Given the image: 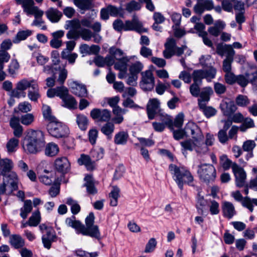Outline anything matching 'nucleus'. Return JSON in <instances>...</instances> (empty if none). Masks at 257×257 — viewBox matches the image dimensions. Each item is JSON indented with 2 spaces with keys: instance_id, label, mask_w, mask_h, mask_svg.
<instances>
[{
  "instance_id": "f257e3e1",
  "label": "nucleus",
  "mask_w": 257,
  "mask_h": 257,
  "mask_svg": "<svg viewBox=\"0 0 257 257\" xmlns=\"http://www.w3.org/2000/svg\"><path fill=\"white\" fill-rule=\"evenodd\" d=\"M75 217L72 216V218H68L66 222L69 226L73 228L77 234L89 236L91 238L99 240L101 238V233L99 227L94 224L95 217L92 212L85 219V224H83L79 220H75Z\"/></svg>"
},
{
  "instance_id": "f03ea898",
  "label": "nucleus",
  "mask_w": 257,
  "mask_h": 257,
  "mask_svg": "<svg viewBox=\"0 0 257 257\" xmlns=\"http://www.w3.org/2000/svg\"><path fill=\"white\" fill-rule=\"evenodd\" d=\"M214 141V138L213 135L207 133L206 135L205 142H204V137L201 134V137L198 138L196 141V143L192 142L191 140H185L180 143L182 147V153L185 154V152L189 151H195L198 154H205L208 151V146L213 145Z\"/></svg>"
},
{
  "instance_id": "7ed1b4c3",
  "label": "nucleus",
  "mask_w": 257,
  "mask_h": 257,
  "mask_svg": "<svg viewBox=\"0 0 257 257\" xmlns=\"http://www.w3.org/2000/svg\"><path fill=\"white\" fill-rule=\"evenodd\" d=\"M169 169L173 175V178L180 190L183 189L184 184L191 185L194 178L191 172L185 167H179L171 164Z\"/></svg>"
},
{
  "instance_id": "20e7f679",
  "label": "nucleus",
  "mask_w": 257,
  "mask_h": 257,
  "mask_svg": "<svg viewBox=\"0 0 257 257\" xmlns=\"http://www.w3.org/2000/svg\"><path fill=\"white\" fill-rule=\"evenodd\" d=\"M47 129L49 134L56 138H65L69 134V128L66 125L60 121L57 118L48 122Z\"/></svg>"
},
{
  "instance_id": "39448f33",
  "label": "nucleus",
  "mask_w": 257,
  "mask_h": 257,
  "mask_svg": "<svg viewBox=\"0 0 257 257\" xmlns=\"http://www.w3.org/2000/svg\"><path fill=\"white\" fill-rule=\"evenodd\" d=\"M197 174L200 179L206 183L213 181L216 176V169L214 166L206 163L198 166Z\"/></svg>"
},
{
  "instance_id": "423d86ee",
  "label": "nucleus",
  "mask_w": 257,
  "mask_h": 257,
  "mask_svg": "<svg viewBox=\"0 0 257 257\" xmlns=\"http://www.w3.org/2000/svg\"><path fill=\"white\" fill-rule=\"evenodd\" d=\"M46 164L45 162H41L37 168L38 174H42L43 173L46 174L39 176V178L40 182L46 185H51L53 183L54 184L57 183L58 178L56 176L55 172L53 171H49L46 168H44Z\"/></svg>"
},
{
  "instance_id": "0eeeda50",
  "label": "nucleus",
  "mask_w": 257,
  "mask_h": 257,
  "mask_svg": "<svg viewBox=\"0 0 257 257\" xmlns=\"http://www.w3.org/2000/svg\"><path fill=\"white\" fill-rule=\"evenodd\" d=\"M123 16L124 11L122 7L117 8L112 5H108L106 7L102 8L100 11V19L105 21L109 19V16L123 18Z\"/></svg>"
},
{
  "instance_id": "6e6552de",
  "label": "nucleus",
  "mask_w": 257,
  "mask_h": 257,
  "mask_svg": "<svg viewBox=\"0 0 257 257\" xmlns=\"http://www.w3.org/2000/svg\"><path fill=\"white\" fill-rule=\"evenodd\" d=\"M45 145L44 133L41 130H33V154L43 151Z\"/></svg>"
},
{
  "instance_id": "1a4fd4ad",
  "label": "nucleus",
  "mask_w": 257,
  "mask_h": 257,
  "mask_svg": "<svg viewBox=\"0 0 257 257\" xmlns=\"http://www.w3.org/2000/svg\"><path fill=\"white\" fill-rule=\"evenodd\" d=\"M6 178L7 179V184L4 182L3 184L0 185V195L4 194L6 192V187L8 185H10L11 190L8 192V195L12 194L14 191L17 190L18 188V179L16 173L14 172H10Z\"/></svg>"
},
{
  "instance_id": "9d476101",
  "label": "nucleus",
  "mask_w": 257,
  "mask_h": 257,
  "mask_svg": "<svg viewBox=\"0 0 257 257\" xmlns=\"http://www.w3.org/2000/svg\"><path fill=\"white\" fill-rule=\"evenodd\" d=\"M142 80L140 82L141 89L144 91L152 90L155 86V79L153 73L149 70L142 73Z\"/></svg>"
},
{
  "instance_id": "9b49d317",
  "label": "nucleus",
  "mask_w": 257,
  "mask_h": 257,
  "mask_svg": "<svg viewBox=\"0 0 257 257\" xmlns=\"http://www.w3.org/2000/svg\"><path fill=\"white\" fill-rule=\"evenodd\" d=\"M161 102L156 98H150L146 105V111L148 118L150 120L153 119L156 115L160 113Z\"/></svg>"
},
{
  "instance_id": "f8f14e48",
  "label": "nucleus",
  "mask_w": 257,
  "mask_h": 257,
  "mask_svg": "<svg viewBox=\"0 0 257 257\" xmlns=\"http://www.w3.org/2000/svg\"><path fill=\"white\" fill-rule=\"evenodd\" d=\"M186 137L191 136L192 139H189L187 140H191L192 142L196 143V141L201 137L202 132L200 127L192 121L188 122L185 125L184 128Z\"/></svg>"
},
{
  "instance_id": "ddd939ff",
  "label": "nucleus",
  "mask_w": 257,
  "mask_h": 257,
  "mask_svg": "<svg viewBox=\"0 0 257 257\" xmlns=\"http://www.w3.org/2000/svg\"><path fill=\"white\" fill-rule=\"evenodd\" d=\"M232 170L235 177L236 186L239 188L244 186L246 174L244 169L234 163L232 165Z\"/></svg>"
},
{
  "instance_id": "4468645a",
  "label": "nucleus",
  "mask_w": 257,
  "mask_h": 257,
  "mask_svg": "<svg viewBox=\"0 0 257 257\" xmlns=\"http://www.w3.org/2000/svg\"><path fill=\"white\" fill-rule=\"evenodd\" d=\"M90 116L93 119L107 122L110 118L111 112L106 109L94 108L90 111Z\"/></svg>"
},
{
  "instance_id": "2eb2a0df",
  "label": "nucleus",
  "mask_w": 257,
  "mask_h": 257,
  "mask_svg": "<svg viewBox=\"0 0 257 257\" xmlns=\"http://www.w3.org/2000/svg\"><path fill=\"white\" fill-rule=\"evenodd\" d=\"M58 238V237L57 236L55 231L52 228H49L42 236V239L44 246L47 249H50L51 247L52 243L56 242Z\"/></svg>"
},
{
  "instance_id": "dca6fc26",
  "label": "nucleus",
  "mask_w": 257,
  "mask_h": 257,
  "mask_svg": "<svg viewBox=\"0 0 257 257\" xmlns=\"http://www.w3.org/2000/svg\"><path fill=\"white\" fill-rule=\"evenodd\" d=\"M54 164L56 170L63 174L67 173L70 170V163L65 157L56 159Z\"/></svg>"
},
{
  "instance_id": "f3484780",
  "label": "nucleus",
  "mask_w": 257,
  "mask_h": 257,
  "mask_svg": "<svg viewBox=\"0 0 257 257\" xmlns=\"http://www.w3.org/2000/svg\"><path fill=\"white\" fill-rule=\"evenodd\" d=\"M124 31H135L140 34L147 32V30L143 27L142 23L136 20L126 21L124 23Z\"/></svg>"
},
{
  "instance_id": "a211bd4d",
  "label": "nucleus",
  "mask_w": 257,
  "mask_h": 257,
  "mask_svg": "<svg viewBox=\"0 0 257 257\" xmlns=\"http://www.w3.org/2000/svg\"><path fill=\"white\" fill-rule=\"evenodd\" d=\"M71 92L76 96L79 97H87L88 91L85 85L79 83L77 82H73L71 86Z\"/></svg>"
},
{
  "instance_id": "6ab92c4d",
  "label": "nucleus",
  "mask_w": 257,
  "mask_h": 257,
  "mask_svg": "<svg viewBox=\"0 0 257 257\" xmlns=\"http://www.w3.org/2000/svg\"><path fill=\"white\" fill-rule=\"evenodd\" d=\"M213 93V90L210 87H206L203 89L200 93L198 99V106H204L207 105L210 100V96Z\"/></svg>"
},
{
  "instance_id": "aec40b11",
  "label": "nucleus",
  "mask_w": 257,
  "mask_h": 257,
  "mask_svg": "<svg viewBox=\"0 0 257 257\" xmlns=\"http://www.w3.org/2000/svg\"><path fill=\"white\" fill-rule=\"evenodd\" d=\"M44 15V12L39 9L37 7L33 5V16L35 17V20L33 21V25L41 27V29L46 30V26L43 25L44 22L42 20V17Z\"/></svg>"
},
{
  "instance_id": "412c9836",
  "label": "nucleus",
  "mask_w": 257,
  "mask_h": 257,
  "mask_svg": "<svg viewBox=\"0 0 257 257\" xmlns=\"http://www.w3.org/2000/svg\"><path fill=\"white\" fill-rule=\"evenodd\" d=\"M77 162L79 165H84L88 170H93L95 168V161L89 156L84 154L80 155Z\"/></svg>"
},
{
  "instance_id": "4be33fe9",
  "label": "nucleus",
  "mask_w": 257,
  "mask_h": 257,
  "mask_svg": "<svg viewBox=\"0 0 257 257\" xmlns=\"http://www.w3.org/2000/svg\"><path fill=\"white\" fill-rule=\"evenodd\" d=\"M46 15L47 18L52 23H54L58 22L63 16L62 13L60 11L57 9L53 8H50L46 11Z\"/></svg>"
},
{
  "instance_id": "5701e85b",
  "label": "nucleus",
  "mask_w": 257,
  "mask_h": 257,
  "mask_svg": "<svg viewBox=\"0 0 257 257\" xmlns=\"http://www.w3.org/2000/svg\"><path fill=\"white\" fill-rule=\"evenodd\" d=\"M129 138L128 134L126 131H120L117 133L114 137V143L116 145H125Z\"/></svg>"
},
{
  "instance_id": "b1692460",
  "label": "nucleus",
  "mask_w": 257,
  "mask_h": 257,
  "mask_svg": "<svg viewBox=\"0 0 257 257\" xmlns=\"http://www.w3.org/2000/svg\"><path fill=\"white\" fill-rule=\"evenodd\" d=\"M254 71V68H250L245 73V76L243 75H239L236 76V81L238 85L242 87H245L248 83L251 84L249 75H248L250 72Z\"/></svg>"
},
{
  "instance_id": "393cba45",
  "label": "nucleus",
  "mask_w": 257,
  "mask_h": 257,
  "mask_svg": "<svg viewBox=\"0 0 257 257\" xmlns=\"http://www.w3.org/2000/svg\"><path fill=\"white\" fill-rule=\"evenodd\" d=\"M63 107L69 109H74L77 108V102L75 98L68 94L62 100Z\"/></svg>"
},
{
  "instance_id": "a878e982",
  "label": "nucleus",
  "mask_w": 257,
  "mask_h": 257,
  "mask_svg": "<svg viewBox=\"0 0 257 257\" xmlns=\"http://www.w3.org/2000/svg\"><path fill=\"white\" fill-rule=\"evenodd\" d=\"M45 153L47 156L54 157L57 155L59 152V149L58 145L53 143L51 142L45 145Z\"/></svg>"
},
{
  "instance_id": "bb28decb",
  "label": "nucleus",
  "mask_w": 257,
  "mask_h": 257,
  "mask_svg": "<svg viewBox=\"0 0 257 257\" xmlns=\"http://www.w3.org/2000/svg\"><path fill=\"white\" fill-rule=\"evenodd\" d=\"M18 5H21L27 15H32V0H15Z\"/></svg>"
},
{
  "instance_id": "cd10ccee",
  "label": "nucleus",
  "mask_w": 257,
  "mask_h": 257,
  "mask_svg": "<svg viewBox=\"0 0 257 257\" xmlns=\"http://www.w3.org/2000/svg\"><path fill=\"white\" fill-rule=\"evenodd\" d=\"M120 189L116 186H112V189L109 194L110 205L111 206L115 207L117 204V199L119 197Z\"/></svg>"
},
{
  "instance_id": "c85d7f7f",
  "label": "nucleus",
  "mask_w": 257,
  "mask_h": 257,
  "mask_svg": "<svg viewBox=\"0 0 257 257\" xmlns=\"http://www.w3.org/2000/svg\"><path fill=\"white\" fill-rule=\"evenodd\" d=\"M10 242L15 248L22 247L25 244L24 240L19 234H13L10 236Z\"/></svg>"
},
{
  "instance_id": "c756f323",
  "label": "nucleus",
  "mask_w": 257,
  "mask_h": 257,
  "mask_svg": "<svg viewBox=\"0 0 257 257\" xmlns=\"http://www.w3.org/2000/svg\"><path fill=\"white\" fill-rule=\"evenodd\" d=\"M13 167V163L8 159H2L0 161V172L2 175L5 176L6 173L10 172Z\"/></svg>"
},
{
  "instance_id": "7c9ffc66",
  "label": "nucleus",
  "mask_w": 257,
  "mask_h": 257,
  "mask_svg": "<svg viewBox=\"0 0 257 257\" xmlns=\"http://www.w3.org/2000/svg\"><path fill=\"white\" fill-rule=\"evenodd\" d=\"M201 70L205 79L208 82H210L216 76L217 70L213 66H209L207 68L202 69Z\"/></svg>"
},
{
  "instance_id": "2f4dec72",
  "label": "nucleus",
  "mask_w": 257,
  "mask_h": 257,
  "mask_svg": "<svg viewBox=\"0 0 257 257\" xmlns=\"http://www.w3.org/2000/svg\"><path fill=\"white\" fill-rule=\"evenodd\" d=\"M86 181L84 184V186L86 187L87 192L90 194H94L96 193L97 190L94 186L92 177L90 175H87L84 178Z\"/></svg>"
},
{
  "instance_id": "473e14b6",
  "label": "nucleus",
  "mask_w": 257,
  "mask_h": 257,
  "mask_svg": "<svg viewBox=\"0 0 257 257\" xmlns=\"http://www.w3.org/2000/svg\"><path fill=\"white\" fill-rule=\"evenodd\" d=\"M94 0H74V4L82 10H88L92 8Z\"/></svg>"
},
{
  "instance_id": "72a5a7b5",
  "label": "nucleus",
  "mask_w": 257,
  "mask_h": 257,
  "mask_svg": "<svg viewBox=\"0 0 257 257\" xmlns=\"http://www.w3.org/2000/svg\"><path fill=\"white\" fill-rule=\"evenodd\" d=\"M131 57L123 56L118 59L117 62H115L114 68L117 70H122V69H127V63L130 61Z\"/></svg>"
},
{
  "instance_id": "f704fd0d",
  "label": "nucleus",
  "mask_w": 257,
  "mask_h": 257,
  "mask_svg": "<svg viewBox=\"0 0 257 257\" xmlns=\"http://www.w3.org/2000/svg\"><path fill=\"white\" fill-rule=\"evenodd\" d=\"M114 130V125L110 122H107L101 128V132L107 137L108 140H111L112 134Z\"/></svg>"
},
{
  "instance_id": "c9c22d12",
  "label": "nucleus",
  "mask_w": 257,
  "mask_h": 257,
  "mask_svg": "<svg viewBox=\"0 0 257 257\" xmlns=\"http://www.w3.org/2000/svg\"><path fill=\"white\" fill-rule=\"evenodd\" d=\"M32 32L30 30L21 31L17 33L16 36L13 40V42L15 44L20 43L21 41L25 40L28 37L31 35Z\"/></svg>"
},
{
  "instance_id": "e433bc0d",
  "label": "nucleus",
  "mask_w": 257,
  "mask_h": 257,
  "mask_svg": "<svg viewBox=\"0 0 257 257\" xmlns=\"http://www.w3.org/2000/svg\"><path fill=\"white\" fill-rule=\"evenodd\" d=\"M43 115L45 120L48 122L53 121L57 119V118L52 115L51 108L48 105H44L42 108Z\"/></svg>"
},
{
  "instance_id": "4c0bfd02",
  "label": "nucleus",
  "mask_w": 257,
  "mask_h": 257,
  "mask_svg": "<svg viewBox=\"0 0 257 257\" xmlns=\"http://www.w3.org/2000/svg\"><path fill=\"white\" fill-rule=\"evenodd\" d=\"M200 7H201V10L197 11L195 9H193V10L196 14L201 15L205 11H210L212 10L214 8V3L212 0H209L200 5Z\"/></svg>"
},
{
  "instance_id": "58836bf2",
  "label": "nucleus",
  "mask_w": 257,
  "mask_h": 257,
  "mask_svg": "<svg viewBox=\"0 0 257 257\" xmlns=\"http://www.w3.org/2000/svg\"><path fill=\"white\" fill-rule=\"evenodd\" d=\"M104 154V150L102 147L94 149L90 152L91 157L93 161H97L103 158Z\"/></svg>"
},
{
  "instance_id": "ea45409f",
  "label": "nucleus",
  "mask_w": 257,
  "mask_h": 257,
  "mask_svg": "<svg viewBox=\"0 0 257 257\" xmlns=\"http://www.w3.org/2000/svg\"><path fill=\"white\" fill-rule=\"evenodd\" d=\"M76 122L79 127L82 131L86 130L88 123V120L86 116L79 114L76 116Z\"/></svg>"
},
{
  "instance_id": "a19ab883",
  "label": "nucleus",
  "mask_w": 257,
  "mask_h": 257,
  "mask_svg": "<svg viewBox=\"0 0 257 257\" xmlns=\"http://www.w3.org/2000/svg\"><path fill=\"white\" fill-rule=\"evenodd\" d=\"M19 141L18 139L13 138L7 143L6 147L9 153H13L17 151L19 146Z\"/></svg>"
},
{
  "instance_id": "79ce46f5",
  "label": "nucleus",
  "mask_w": 257,
  "mask_h": 257,
  "mask_svg": "<svg viewBox=\"0 0 257 257\" xmlns=\"http://www.w3.org/2000/svg\"><path fill=\"white\" fill-rule=\"evenodd\" d=\"M192 79L194 82L202 84V80L205 79L201 69L194 70L192 73Z\"/></svg>"
},
{
  "instance_id": "37998d69",
  "label": "nucleus",
  "mask_w": 257,
  "mask_h": 257,
  "mask_svg": "<svg viewBox=\"0 0 257 257\" xmlns=\"http://www.w3.org/2000/svg\"><path fill=\"white\" fill-rule=\"evenodd\" d=\"M220 163L224 170H228L230 167L232 168L234 163L229 159L225 155L220 157Z\"/></svg>"
},
{
  "instance_id": "c03bdc74",
  "label": "nucleus",
  "mask_w": 257,
  "mask_h": 257,
  "mask_svg": "<svg viewBox=\"0 0 257 257\" xmlns=\"http://www.w3.org/2000/svg\"><path fill=\"white\" fill-rule=\"evenodd\" d=\"M141 5L139 3L134 0L127 3L125 5V10L128 13H132L133 11H137L141 9Z\"/></svg>"
},
{
  "instance_id": "a18cd8bd",
  "label": "nucleus",
  "mask_w": 257,
  "mask_h": 257,
  "mask_svg": "<svg viewBox=\"0 0 257 257\" xmlns=\"http://www.w3.org/2000/svg\"><path fill=\"white\" fill-rule=\"evenodd\" d=\"M199 107L207 118L212 117L216 113V110L211 106H207L206 105H204V106H200Z\"/></svg>"
},
{
  "instance_id": "49530a36",
  "label": "nucleus",
  "mask_w": 257,
  "mask_h": 257,
  "mask_svg": "<svg viewBox=\"0 0 257 257\" xmlns=\"http://www.w3.org/2000/svg\"><path fill=\"white\" fill-rule=\"evenodd\" d=\"M64 28L66 30L72 28L73 30H77L81 28L80 22L78 20L67 21Z\"/></svg>"
},
{
  "instance_id": "de8ad7c7",
  "label": "nucleus",
  "mask_w": 257,
  "mask_h": 257,
  "mask_svg": "<svg viewBox=\"0 0 257 257\" xmlns=\"http://www.w3.org/2000/svg\"><path fill=\"white\" fill-rule=\"evenodd\" d=\"M242 205L243 207L247 209H252L254 205L257 206V198L251 199L248 197L244 198Z\"/></svg>"
},
{
  "instance_id": "09e8293b",
  "label": "nucleus",
  "mask_w": 257,
  "mask_h": 257,
  "mask_svg": "<svg viewBox=\"0 0 257 257\" xmlns=\"http://www.w3.org/2000/svg\"><path fill=\"white\" fill-rule=\"evenodd\" d=\"M207 205H209V201L204 199L203 196L201 195L200 192H199L196 197V206L197 209H202Z\"/></svg>"
},
{
  "instance_id": "8fccbe9b",
  "label": "nucleus",
  "mask_w": 257,
  "mask_h": 257,
  "mask_svg": "<svg viewBox=\"0 0 257 257\" xmlns=\"http://www.w3.org/2000/svg\"><path fill=\"white\" fill-rule=\"evenodd\" d=\"M143 68V64L139 61L132 64L129 68V71L131 74H133L137 76L142 70Z\"/></svg>"
},
{
  "instance_id": "3c124183",
  "label": "nucleus",
  "mask_w": 257,
  "mask_h": 257,
  "mask_svg": "<svg viewBox=\"0 0 257 257\" xmlns=\"http://www.w3.org/2000/svg\"><path fill=\"white\" fill-rule=\"evenodd\" d=\"M242 122V124L240 127V130L242 132H245L247 128L254 127V121L250 118H245Z\"/></svg>"
},
{
  "instance_id": "603ef678",
  "label": "nucleus",
  "mask_w": 257,
  "mask_h": 257,
  "mask_svg": "<svg viewBox=\"0 0 257 257\" xmlns=\"http://www.w3.org/2000/svg\"><path fill=\"white\" fill-rule=\"evenodd\" d=\"M11 56L8 52L0 50V70L4 68V63L8 62Z\"/></svg>"
},
{
  "instance_id": "864d4df0",
  "label": "nucleus",
  "mask_w": 257,
  "mask_h": 257,
  "mask_svg": "<svg viewBox=\"0 0 257 257\" xmlns=\"http://www.w3.org/2000/svg\"><path fill=\"white\" fill-rule=\"evenodd\" d=\"M20 68V65L16 59H12L9 66L8 71L11 75L15 74Z\"/></svg>"
},
{
  "instance_id": "5fc2aeb1",
  "label": "nucleus",
  "mask_w": 257,
  "mask_h": 257,
  "mask_svg": "<svg viewBox=\"0 0 257 257\" xmlns=\"http://www.w3.org/2000/svg\"><path fill=\"white\" fill-rule=\"evenodd\" d=\"M80 37L85 41H89L93 36V33L87 29H81L79 30Z\"/></svg>"
},
{
  "instance_id": "6e6d98bb",
  "label": "nucleus",
  "mask_w": 257,
  "mask_h": 257,
  "mask_svg": "<svg viewBox=\"0 0 257 257\" xmlns=\"http://www.w3.org/2000/svg\"><path fill=\"white\" fill-rule=\"evenodd\" d=\"M202 84L194 82L190 86V92L191 95L194 97H198L200 94V86Z\"/></svg>"
},
{
  "instance_id": "4d7b16f0",
  "label": "nucleus",
  "mask_w": 257,
  "mask_h": 257,
  "mask_svg": "<svg viewBox=\"0 0 257 257\" xmlns=\"http://www.w3.org/2000/svg\"><path fill=\"white\" fill-rule=\"evenodd\" d=\"M32 81H28L26 79H22L19 81L16 86H18L19 89L22 90L24 91L27 88L31 87L32 85Z\"/></svg>"
},
{
  "instance_id": "13d9d810",
  "label": "nucleus",
  "mask_w": 257,
  "mask_h": 257,
  "mask_svg": "<svg viewBox=\"0 0 257 257\" xmlns=\"http://www.w3.org/2000/svg\"><path fill=\"white\" fill-rule=\"evenodd\" d=\"M55 90H56V96L59 97L62 100L69 94L68 89L64 86L56 87Z\"/></svg>"
},
{
  "instance_id": "bf43d9fd",
  "label": "nucleus",
  "mask_w": 257,
  "mask_h": 257,
  "mask_svg": "<svg viewBox=\"0 0 257 257\" xmlns=\"http://www.w3.org/2000/svg\"><path fill=\"white\" fill-rule=\"evenodd\" d=\"M236 104L240 106H245L249 103L247 97L243 95H239L236 98Z\"/></svg>"
},
{
  "instance_id": "052dcab7",
  "label": "nucleus",
  "mask_w": 257,
  "mask_h": 257,
  "mask_svg": "<svg viewBox=\"0 0 257 257\" xmlns=\"http://www.w3.org/2000/svg\"><path fill=\"white\" fill-rule=\"evenodd\" d=\"M161 120L163 121L162 123L165 124V126H168L170 129H173V121L169 115H163L161 114Z\"/></svg>"
},
{
  "instance_id": "680f3d73",
  "label": "nucleus",
  "mask_w": 257,
  "mask_h": 257,
  "mask_svg": "<svg viewBox=\"0 0 257 257\" xmlns=\"http://www.w3.org/2000/svg\"><path fill=\"white\" fill-rule=\"evenodd\" d=\"M109 52L116 60L120 59L123 55V52L121 49L114 47H111Z\"/></svg>"
},
{
  "instance_id": "e2e57ef3",
  "label": "nucleus",
  "mask_w": 257,
  "mask_h": 257,
  "mask_svg": "<svg viewBox=\"0 0 257 257\" xmlns=\"http://www.w3.org/2000/svg\"><path fill=\"white\" fill-rule=\"evenodd\" d=\"M179 78L182 80L185 83L189 84L192 78V74L186 71H182L180 72Z\"/></svg>"
},
{
  "instance_id": "0e129e2a",
  "label": "nucleus",
  "mask_w": 257,
  "mask_h": 257,
  "mask_svg": "<svg viewBox=\"0 0 257 257\" xmlns=\"http://www.w3.org/2000/svg\"><path fill=\"white\" fill-rule=\"evenodd\" d=\"M255 146L256 144L254 141L247 140L243 143L242 149L244 151L250 152L253 151Z\"/></svg>"
},
{
  "instance_id": "69168bd1",
  "label": "nucleus",
  "mask_w": 257,
  "mask_h": 257,
  "mask_svg": "<svg viewBox=\"0 0 257 257\" xmlns=\"http://www.w3.org/2000/svg\"><path fill=\"white\" fill-rule=\"evenodd\" d=\"M225 82L229 85H232L236 83V76L231 72H226L224 75Z\"/></svg>"
},
{
  "instance_id": "338daca9",
  "label": "nucleus",
  "mask_w": 257,
  "mask_h": 257,
  "mask_svg": "<svg viewBox=\"0 0 257 257\" xmlns=\"http://www.w3.org/2000/svg\"><path fill=\"white\" fill-rule=\"evenodd\" d=\"M226 105V110L224 111V113L226 115H230L233 113H234L236 110V106L233 103V102H229L226 103L225 104Z\"/></svg>"
},
{
  "instance_id": "774afa93",
  "label": "nucleus",
  "mask_w": 257,
  "mask_h": 257,
  "mask_svg": "<svg viewBox=\"0 0 257 257\" xmlns=\"http://www.w3.org/2000/svg\"><path fill=\"white\" fill-rule=\"evenodd\" d=\"M157 245V241L154 238H151L147 243L145 250L146 252H150L153 251Z\"/></svg>"
}]
</instances>
